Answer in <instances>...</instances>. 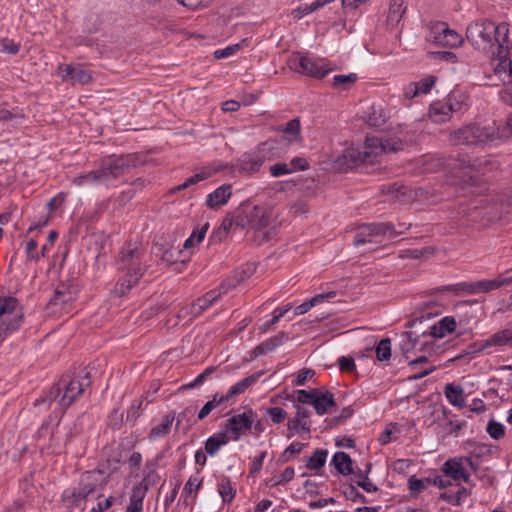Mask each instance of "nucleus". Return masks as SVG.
Masks as SVG:
<instances>
[{"label":"nucleus","mask_w":512,"mask_h":512,"mask_svg":"<svg viewBox=\"0 0 512 512\" xmlns=\"http://www.w3.org/2000/svg\"><path fill=\"white\" fill-rule=\"evenodd\" d=\"M403 143L396 138L382 139L379 137H367L363 150L350 145L341 153L333 156L332 169L346 171L360 163H372L382 153L396 152L402 148Z\"/></svg>","instance_id":"f257e3e1"},{"label":"nucleus","mask_w":512,"mask_h":512,"mask_svg":"<svg viewBox=\"0 0 512 512\" xmlns=\"http://www.w3.org/2000/svg\"><path fill=\"white\" fill-rule=\"evenodd\" d=\"M466 37L472 45L486 52L495 54V49L505 48L510 44L509 24L502 22L496 24L488 20H479L468 25Z\"/></svg>","instance_id":"f03ea898"},{"label":"nucleus","mask_w":512,"mask_h":512,"mask_svg":"<svg viewBox=\"0 0 512 512\" xmlns=\"http://www.w3.org/2000/svg\"><path fill=\"white\" fill-rule=\"evenodd\" d=\"M146 255L137 245L127 244L120 251L117 267L122 273L113 292L118 296L126 295L143 275Z\"/></svg>","instance_id":"7ed1b4c3"},{"label":"nucleus","mask_w":512,"mask_h":512,"mask_svg":"<svg viewBox=\"0 0 512 512\" xmlns=\"http://www.w3.org/2000/svg\"><path fill=\"white\" fill-rule=\"evenodd\" d=\"M132 164L130 155L111 156L97 171L79 174L72 179L75 186H112L116 179Z\"/></svg>","instance_id":"20e7f679"},{"label":"nucleus","mask_w":512,"mask_h":512,"mask_svg":"<svg viewBox=\"0 0 512 512\" xmlns=\"http://www.w3.org/2000/svg\"><path fill=\"white\" fill-rule=\"evenodd\" d=\"M88 374L82 380L72 379L67 381L62 379L56 390L50 392L49 402L59 409L61 413L67 409L79 396L82 395L84 387L89 385Z\"/></svg>","instance_id":"39448f33"},{"label":"nucleus","mask_w":512,"mask_h":512,"mask_svg":"<svg viewBox=\"0 0 512 512\" xmlns=\"http://www.w3.org/2000/svg\"><path fill=\"white\" fill-rule=\"evenodd\" d=\"M289 67L305 76L324 78L334 71V63L319 57H311L301 53L293 54L289 59Z\"/></svg>","instance_id":"423d86ee"},{"label":"nucleus","mask_w":512,"mask_h":512,"mask_svg":"<svg viewBox=\"0 0 512 512\" xmlns=\"http://www.w3.org/2000/svg\"><path fill=\"white\" fill-rule=\"evenodd\" d=\"M457 327V322L453 316H445L432 325L428 331L424 332L421 338L413 339L412 333L406 335V343L403 344V349L408 351L409 347L422 349L428 345L430 339H443L452 334Z\"/></svg>","instance_id":"0eeeda50"},{"label":"nucleus","mask_w":512,"mask_h":512,"mask_svg":"<svg viewBox=\"0 0 512 512\" xmlns=\"http://www.w3.org/2000/svg\"><path fill=\"white\" fill-rule=\"evenodd\" d=\"M396 229L386 223H371L359 227L354 237V245L383 244L394 238Z\"/></svg>","instance_id":"6e6552de"},{"label":"nucleus","mask_w":512,"mask_h":512,"mask_svg":"<svg viewBox=\"0 0 512 512\" xmlns=\"http://www.w3.org/2000/svg\"><path fill=\"white\" fill-rule=\"evenodd\" d=\"M273 207L267 204L244 206L239 214L240 224L256 231L265 229L271 221Z\"/></svg>","instance_id":"1a4fd4ad"},{"label":"nucleus","mask_w":512,"mask_h":512,"mask_svg":"<svg viewBox=\"0 0 512 512\" xmlns=\"http://www.w3.org/2000/svg\"><path fill=\"white\" fill-rule=\"evenodd\" d=\"M453 141L456 144L466 145L495 143V129L493 127H481L477 124H471L454 132Z\"/></svg>","instance_id":"9d476101"},{"label":"nucleus","mask_w":512,"mask_h":512,"mask_svg":"<svg viewBox=\"0 0 512 512\" xmlns=\"http://www.w3.org/2000/svg\"><path fill=\"white\" fill-rule=\"evenodd\" d=\"M473 461L470 457H454L448 459L442 465V475L437 477H447L454 483H467L470 479V472L474 470Z\"/></svg>","instance_id":"9b49d317"},{"label":"nucleus","mask_w":512,"mask_h":512,"mask_svg":"<svg viewBox=\"0 0 512 512\" xmlns=\"http://www.w3.org/2000/svg\"><path fill=\"white\" fill-rule=\"evenodd\" d=\"M434 485L441 489L439 498L453 506L461 505L466 501L470 492L461 483H454L447 477H435Z\"/></svg>","instance_id":"f8f14e48"},{"label":"nucleus","mask_w":512,"mask_h":512,"mask_svg":"<svg viewBox=\"0 0 512 512\" xmlns=\"http://www.w3.org/2000/svg\"><path fill=\"white\" fill-rule=\"evenodd\" d=\"M256 417L257 415L252 409L231 416L226 420L225 434H227L232 441L240 440V438L252 428Z\"/></svg>","instance_id":"ddd939ff"},{"label":"nucleus","mask_w":512,"mask_h":512,"mask_svg":"<svg viewBox=\"0 0 512 512\" xmlns=\"http://www.w3.org/2000/svg\"><path fill=\"white\" fill-rule=\"evenodd\" d=\"M23 322V310L17 299L0 297V323L17 331Z\"/></svg>","instance_id":"4468645a"},{"label":"nucleus","mask_w":512,"mask_h":512,"mask_svg":"<svg viewBox=\"0 0 512 512\" xmlns=\"http://www.w3.org/2000/svg\"><path fill=\"white\" fill-rule=\"evenodd\" d=\"M270 148L268 143L260 145L257 149L242 154L237 160V166L240 172L257 173L262 165L270 160Z\"/></svg>","instance_id":"2eb2a0df"},{"label":"nucleus","mask_w":512,"mask_h":512,"mask_svg":"<svg viewBox=\"0 0 512 512\" xmlns=\"http://www.w3.org/2000/svg\"><path fill=\"white\" fill-rule=\"evenodd\" d=\"M429 40L438 46L455 48L463 43V37L457 31L450 29L444 22L435 23L430 30Z\"/></svg>","instance_id":"dca6fc26"},{"label":"nucleus","mask_w":512,"mask_h":512,"mask_svg":"<svg viewBox=\"0 0 512 512\" xmlns=\"http://www.w3.org/2000/svg\"><path fill=\"white\" fill-rule=\"evenodd\" d=\"M294 408L295 415L287 422L288 437L298 435L303 439H308L311 434L310 412L300 405L295 404Z\"/></svg>","instance_id":"f3484780"},{"label":"nucleus","mask_w":512,"mask_h":512,"mask_svg":"<svg viewBox=\"0 0 512 512\" xmlns=\"http://www.w3.org/2000/svg\"><path fill=\"white\" fill-rule=\"evenodd\" d=\"M96 485L81 479L79 486L76 488L65 489L62 493V501L70 508H83L85 500L95 492Z\"/></svg>","instance_id":"a211bd4d"},{"label":"nucleus","mask_w":512,"mask_h":512,"mask_svg":"<svg viewBox=\"0 0 512 512\" xmlns=\"http://www.w3.org/2000/svg\"><path fill=\"white\" fill-rule=\"evenodd\" d=\"M57 72L63 80H69L72 84H86L92 78L90 72L79 65L60 64Z\"/></svg>","instance_id":"6ab92c4d"},{"label":"nucleus","mask_w":512,"mask_h":512,"mask_svg":"<svg viewBox=\"0 0 512 512\" xmlns=\"http://www.w3.org/2000/svg\"><path fill=\"white\" fill-rule=\"evenodd\" d=\"M508 44L505 48L498 47L496 56L498 63L495 66V73L499 75L504 83H512V61L508 58Z\"/></svg>","instance_id":"aec40b11"},{"label":"nucleus","mask_w":512,"mask_h":512,"mask_svg":"<svg viewBox=\"0 0 512 512\" xmlns=\"http://www.w3.org/2000/svg\"><path fill=\"white\" fill-rule=\"evenodd\" d=\"M260 377V373L252 374L233 384L225 394H221L226 403H234L236 398L243 394L250 386L255 384Z\"/></svg>","instance_id":"412c9836"},{"label":"nucleus","mask_w":512,"mask_h":512,"mask_svg":"<svg viewBox=\"0 0 512 512\" xmlns=\"http://www.w3.org/2000/svg\"><path fill=\"white\" fill-rule=\"evenodd\" d=\"M74 295L67 291L65 286L58 287L54 293V296L49 301V308L53 312L64 310L68 312V308L74 300Z\"/></svg>","instance_id":"4be33fe9"},{"label":"nucleus","mask_w":512,"mask_h":512,"mask_svg":"<svg viewBox=\"0 0 512 512\" xmlns=\"http://www.w3.org/2000/svg\"><path fill=\"white\" fill-rule=\"evenodd\" d=\"M510 344H512V323L485 339L481 344V348L503 347Z\"/></svg>","instance_id":"5701e85b"},{"label":"nucleus","mask_w":512,"mask_h":512,"mask_svg":"<svg viewBox=\"0 0 512 512\" xmlns=\"http://www.w3.org/2000/svg\"><path fill=\"white\" fill-rule=\"evenodd\" d=\"M232 196V186L224 184L209 193L206 198V205L211 209H217L225 205Z\"/></svg>","instance_id":"b1692460"},{"label":"nucleus","mask_w":512,"mask_h":512,"mask_svg":"<svg viewBox=\"0 0 512 512\" xmlns=\"http://www.w3.org/2000/svg\"><path fill=\"white\" fill-rule=\"evenodd\" d=\"M312 406L318 415H324L335 406L334 395L328 390L317 389Z\"/></svg>","instance_id":"393cba45"},{"label":"nucleus","mask_w":512,"mask_h":512,"mask_svg":"<svg viewBox=\"0 0 512 512\" xmlns=\"http://www.w3.org/2000/svg\"><path fill=\"white\" fill-rule=\"evenodd\" d=\"M175 420V412H170L162 417L161 422L153 426L149 432L148 438L154 442L167 436Z\"/></svg>","instance_id":"a878e982"},{"label":"nucleus","mask_w":512,"mask_h":512,"mask_svg":"<svg viewBox=\"0 0 512 512\" xmlns=\"http://www.w3.org/2000/svg\"><path fill=\"white\" fill-rule=\"evenodd\" d=\"M512 278L498 276L494 279H482L474 281V294L488 293L502 286L510 284Z\"/></svg>","instance_id":"bb28decb"},{"label":"nucleus","mask_w":512,"mask_h":512,"mask_svg":"<svg viewBox=\"0 0 512 512\" xmlns=\"http://www.w3.org/2000/svg\"><path fill=\"white\" fill-rule=\"evenodd\" d=\"M444 395L454 407L462 408L466 405L464 389L459 384L447 383L444 387Z\"/></svg>","instance_id":"cd10ccee"},{"label":"nucleus","mask_w":512,"mask_h":512,"mask_svg":"<svg viewBox=\"0 0 512 512\" xmlns=\"http://www.w3.org/2000/svg\"><path fill=\"white\" fill-rule=\"evenodd\" d=\"M452 112H462L469 106V97L466 92L460 89L451 91L446 99Z\"/></svg>","instance_id":"c85d7f7f"},{"label":"nucleus","mask_w":512,"mask_h":512,"mask_svg":"<svg viewBox=\"0 0 512 512\" xmlns=\"http://www.w3.org/2000/svg\"><path fill=\"white\" fill-rule=\"evenodd\" d=\"M335 296H336L335 291H329L326 293L317 294L314 297H312L311 299H309V300L303 302L302 304L298 305L297 307H295L294 314L297 316L303 315V314L307 313L313 307H315L325 301H328V300L334 298Z\"/></svg>","instance_id":"c756f323"},{"label":"nucleus","mask_w":512,"mask_h":512,"mask_svg":"<svg viewBox=\"0 0 512 512\" xmlns=\"http://www.w3.org/2000/svg\"><path fill=\"white\" fill-rule=\"evenodd\" d=\"M453 112L446 101L434 102L430 106L429 116L435 123H443L450 119Z\"/></svg>","instance_id":"7c9ffc66"},{"label":"nucleus","mask_w":512,"mask_h":512,"mask_svg":"<svg viewBox=\"0 0 512 512\" xmlns=\"http://www.w3.org/2000/svg\"><path fill=\"white\" fill-rule=\"evenodd\" d=\"M230 441L229 436L224 431L210 436L205 442V452L214 456L217 452Z\"/></svg>","instance_id":"2f4dec72"},{"label":"nucleus","mask_w":512,"mask_h":512,"mask_svg":"<svg viewBox=\"0 0 512 512\" xmlns=\"http://www.w3.org/2000/svg\"><path fill=\"white\" fill-rule=\"evenodd\" d=\"M221 296V292L218 290H211L202 297L198 298L192 306L193 314L197 315L208 309L214 302H216Z\"/></svg>","instance_id":"473e14b6"},{"label":"nucleus","mask_w":512,"mask_h":512,"mask_svg":"<svg viewBox=\"0 0 512 512\" xmlns=\"http://www.w3.org/2000/svg\"><path fill=\"white\" fill-rule=\"evenodd\" d=\"M331 463L334 465L336 470L342 475H349L352 473V460L350 456L345 452H336L333 457Z\"/></svg>","instance_id":"72a5a7b5"},{"label":"nucleus","mask_w":512,"mask_h":512,"mask_svg":"<svg viewBox=\"0 0 512 512\" xmlns=\"http://www.w3.org/2000/svg\"><path fill=\"white\" fill-rule=\"evenodd\" d=\"M146 490L141 486H135L130 495L129 504L125 512H142Z\"/></svg>","instance_id":"f704fd0d"},{"label":"nucleus","mask_w":512,"mask_h":512,"mask_svg":"<svg viewBox=\"0 0 512 512\" xmlns=\"http://www.w3.org/2000/svg\"><path fill=\"white\" fill-rule=\"evenodd\" d=\"M209 223H205L202 226L196 227L191 235L184 241L183 248L185 250L192 249L196 245L200 244L208 231Z\"/></svg>","instance_id":"c9c22d12"},{"label":"nucleus","mask_w":512,"mask_h":512,"mask_svg":"<svg viewBox=\"0 0 512 512\" xmlns=\"http://www.w3.org/2000/svg\"><path fill=\"white\" fill-rule=\"evenodd\" d=\"M406 12L404 0H391L389 6L388 21L391 24H398Z\"/></svg>","instance_id":"e433bc0d"},{"label":"nucleus","mask_w":512,"mask_h":512,"mask_svg":"<svg viewBox=\"0 0 512 512\" xmlns=\"http://www.w3.org/2000/svg\"><path fill=\"white\" fill-rule=\"evenodd\" d=\"M248 45V40L242 39L240 42L235 44H230L224 48L217 49L214 51V57L216 59H224L233 56L236 54L239 50L246 47Z\"/></svg>","instance_id":"4c0bfd02"},{"label":"nucleus","mask_w":512,"mask_h":512,"mask_svg":"<svg viewBox=\"0 0 512 512\" xmlns=\"http://www.w3.org/2000/svg\"><path fill=\"white\" fill-rule=\"evenodd\" d=\"M201 486L202 478L199 477V475H191L183 488L182 494L186 499L190 497L194 498Z\"/></svg>","instance_id":"58836bf2"},{"label":"nucleus","mask_w":512,"mask_h":512,"mask_svg":"<svg viewBox=\"0 0 512 512\" xmlns=\"http://www.w3.org/2000/svg\"><path fill=\"white\" fill-rule=\"evenodd\" d=\"M295 476V470L293 467H287L280 475H274L271 477L267 484L270 487H275L279 485H285L290 482Z\"/></svg>","instance_id":"ea45409f"},{"label":"nucleus","mask_w":512,"mask_h":512,"mask_svg":"<svg viewBox=\"0 0 512 512\" xmlns=\"http://www.w3.org/2000/svg\"><path fill=\"white\" fill-rule=\"evenodd\" d=\"M327 451L323 449L316 450L309 458L307 462V468L309 470H319L324 466L327 459Z\"/></svg>","instance_id":"a19ab883"},{"label":"nucleus","mask_w":512,"mask_h":512,"mask_svg":"<svg viewBox=\"0 0 512 512\" xmlns=\"http://www.w3.org/2000/svg\"><path fill=\"white\" fill-rule=\"evenodd\" d=\"M218 492L222 498L223 503H231L236 495V490L228 479H224L218 485Z\"/></svg>","instance_id":"79ce46f5"},{"label":"nucleus","mask_w":512,"mask_h":512,"mask_svg":"<svg viewBox=\"0 0 512 512\" xmlns=\"http://www.w3.org/2000/svg\"><path fill=\"white\" fill-rule=\"evenodd\" d=\"M375 353L377 360L388 361L391 357V340L389 338L382 339L376 346Z\"/></svg>","instance_id":"37998d69"},{"label":"nucleus","mask_w":512,"mask_h":512,"mask_svg":"<svg viewBox=\"0 0 512 512\" xmlns=\"http://www.w3.org/2000/svg\"><path fill=\"white\" fill-rule=\"evenodd\" d=\"M224 403H226V402L224 401V399H223V397L221 396V394L216 393V394L213 396L212 400L208 401V402H207V403L202 407V409L199 411V413H198V418H199L200 420H202V419L206 418V417L211 413V411H212L214 408H216V407H218V406H220V405H222V404H224Z\"/></svg>","instance_id":"c03bdc74"},{"label":"nucleus","mask_w":512,"mask_h":512,"mask_svg":"<svg viewBox=\"0 0 512 512\" xmlns=\"http://www.w3.org/2000/svg\"><path fill=\"white\" fill-rule=\"evenodd\" d=\"M437 82V78L433 75L426 76L417 82H413L417 86L418 95L428 94Z\"/></svg>","instance_id":"a18cd8bd"},{"label":"nucleus","mask_w":512,"mask_h":512,"mask_svg":"<svg viewBox=\"0 0 512 512\" xmlns=\"http://www.w3.org/2000/svg\"><path fill=\"white\" fill-rule=\"evenodd\" d=\"M357 80L355 73H349L347 75H335L332 79V85L335 88H347L350 84H353Z\"/></svg>","instance_id":"49530a36"},{"label":"nucleus","mask_w":512,"mask_h":512,"mask_svg":"<svg viewBox=\"0 0 512 512\" xmlns=\"http://www.w3.org/2000/svg\"><path fill=\"white\" fill-rule=\"evenodd\" d=\"M317 389L304 390L299 389L295 391V400L300 404H310L313 405L314 398L316 395Z\"/></svg>","instance_id":"de8ad7c7"},{"label":"nucleus","mask_w":512,"mask_h":512,"mask_svg":"<svg viewBox=\"0 0 512 512\" xmlns=\"http://www.w3.org/2000/svg\"><path fill=\"white\" fill-rule=\"evenodd\" d=\"M292 304L291 303H288L286 304L284 307L282 308H276L274 311H273V317L272 319L266 324L264 325L261 329L263 331H266L270 326L272 325H275L276 323L279 322V320L284 317V315L289 312L291 309H292Z\"/></svg>","instance_id":"09e8293b"},{"label":"nucleus","mask_w":512,"mask_h":512,"mask_svg":"<svg viewBox=\"0 0 512 512\" xmlns=\"http://www.w3.org/2000/svg\"><path fill=\"white\" fill-rule=\"evenodd\" d=\"M399 431V427L395 423H390L386 425L385 429L379 435V442L382 445L388 444L393 440V434Z\"/></svg>","instance_id":"8fccbe9b"},{"label":"nucleus","mask_w":512,"mask_h":512,"mask_svg":"<svg viewBox=\"0 0 512 512\" xmlns=\"http://www.w3.org/2000/svg\"><path fill=\"white\" fill-rule=\"evenodd\" d=\"M487 432L493 439H500L504 436L505 427L502 423L491 420L487 424Z\"/></svg>","instance_id":"3c124183"},{"label":"nucleus","mask_w":512,"mask_h":512,"mask_svg":"<svg viewBox=\"0 0 512 512\" xmlns=\"http://www.w3.org/2000/svg\"><path fill=\"white\" fill-rule=\"evenodd\" d=\"M282 131L290 136L289 141H294L300 134V122L298 119L290 120Z\"/></svg>","instance_id":"603ef678"},{"label":"nucleus","mask_w":512,"mask_h":512,"mask_svg":"<svg viewBox=\"0 0 512 512\" xmlns=\"http://www.w3.org/2000/svg\"><path fill=\"white\" fill-rule=\"evenodd\" d=\"M183 7L195 11L209 6L212 0H177Z\"/></svg>","instance_id":"864d4df0"},{"label":"nucleus","mask_w":512,"mask_h":512,"mask_svg":"<svg viewBox=\"0 0 512 512\" xmlns=\"http://www.w3.org/2000/svg\"><path fill=\"white\" fill-rule=\"evenodd\" d=\"M289 168L291 170V173L297 172V171H305L309 169V162L304 157H294L291 159V161L288 163Z\"/></svg>","instance_id":"5fc2aeb1"},{"label":"nucleus","mask_w":512,"mask_h":512,"mask_svg":"<svg viewBox=\"0 0 512 512\" xmlns=\"http://www.w3.org/2000/svg\"><path fill=\"white\" fill-rule=\"evenodd\" d=\"M269 171H270L271 176L274 178L291 174L289 165H288V163H285V162H278V163L271 165L269 168Z\"/></svg>","instance_id":"6e6d98bb"},{"label":"nucleus","mask_w":512,"mask_h":512,"mask_svg":"<svg viewBox=\"0 0 512 512\" xmlns=\"http://www.w3.org/2000/svg\"><path fill=\"white\" fill-rule=\"evenodd\" d=\"M267 414L274 424L282 423L287 417V412L281 407L268 408Z\"/></svg>","instance_id":"4d7b16f0"},{"label":"nucleus","mask_w":512,"mask_h":512,"mask_svg":"<svg viewBox=\"0 0 512 512\" xmlns=\"http://www.w3.org/2000/svg\"><path fill=\"white\" fill-rule=\"evenodd\" d=\"M343 494L346 499L353 502H366V498L352 485L345 486L343 488Z\"/></svg>","instance_id":"13d9d810"},{"label":"nucleus","mask_w":512,"mask_h":512,"mask_svg":"<svg viewBox=\"0 0 512 512\" xmlns=\"http://www.w3.org/2000/svg\"><path fill=\"white\" fill-rule=\"evenodd\" d=\"M315 376V371L312 369H304L300 371L292 381L295 386H303L307 381Z\"/></svg>","instance_id":"bf43d9fd"},{"label":"nucleus","mask_w":512,"mask_h":512,"mask_svg":"<svg viewBox=\"0 0 512 512\" xmlns=\"http://www.w3.org/2000/svg\"><path fill=\"white\" fill-rule=\"evenodd\" d=\"M142 406V400H138L132 403L130 408L127 410L126 421L131 423L132 425L136 422L138 417L140 416V409Z\"/></svg>","instance_id":"052dcab7"},{"label":"nucleus","mask_w":512,"mask_h":512,"mask_svg":"<svg viewBox=\"0 0 512 512\" xmlns=\"http://www.w3.org/2000/svg\"><path fill=\"white\" fill-rule=\"evenodd\" d=\"M512 135V114L508 116L503 128L495 129L496 141L508 138Z\"/></svg>","instance_id":"680f3d73"},{"label":"nucleus","mask_w":512,"mask_h":512,"mask_svg":"<svg viewBox=\"0 0 512 512\" xmlns=\"http://www.w3.org/2000/svg\"><path fill=\"white\" fill-rule=\"evenodd\" d=\"M209 176H210V172H207V171H202L200 173H197V174L189 177L188 179H186V181L183 184L178 186V189L179 190L185 189L191 185H194L200 181L207 179Z\"/></svg>","instance_id":"e2e57ef3"},{"label":"nucleus","mask_w":512,"mask_h":512,"mask_svg":"<svg viewBox=\"0 0 512 512\" xmlns=\"http://www.w3.org/2000/svg\"><path fill=\"white\" fill-rule=\"evenodd\" d=\"M266 455V451H261L257 456L253 458L250 468L251 473L256 474L262 469Z\"/></svg>","instance_id":"0e129e2a"},{"label":"nucleus","mask_w":512,"mask_h":512,"mask_svg":"<svg viewBox=\"0 0 512 512\" xmlns=\"http://www.w3.org/2000/svg\"><path fill=\"white\" fill-rule=\"evenodd\" d=\"M338 363L341 371L352 372L355 369V362L351 357L342 356Z\"/></svg>","instance_id":"69168bd1"},{"label":"nucleus","mask_w":512,"mask_h":512,"mask_svg":"<svg viewBox=\"0 0 512 512\" xmlns=\"http://www.w3.org/2000/svg\"><path fill=\"white\" fill-rule=\"evenodd\" d=\"M113 504V497L109 496L104 501H100L93 506L88 512H105L108 510Z\"/></svg>","instance_id":"338daca9"},{"label":"nucleus","mask_w":512,"mask_h":512,"mask_svg":"<svg viewBox=\"0 0 512 512\" xmlns=\"http://www.w3.org/2000/svg\"><path fill=\"white\" fill-rule=\"evenodd\" d=\"M426 488V480L411 477L409 479V489L412 492H420Z\"/></svg>","instance_id":"774afa93"}]
</instances>
